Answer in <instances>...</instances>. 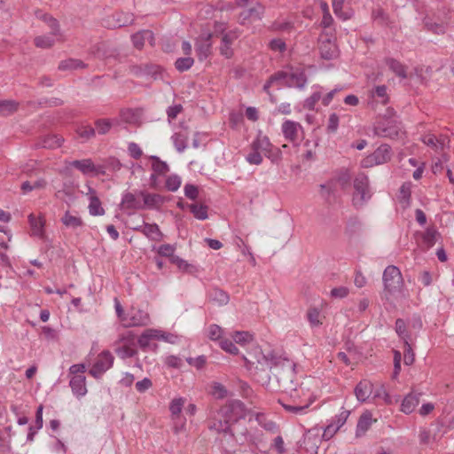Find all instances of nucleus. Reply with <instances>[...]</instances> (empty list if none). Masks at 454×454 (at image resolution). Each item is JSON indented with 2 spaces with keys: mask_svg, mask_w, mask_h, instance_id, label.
I'll list each match as a JSON object with an SVG mask.
<instances>
[{
  "mask_svg": "<svg viewBox=\"0 0 454 454\" xmlns=\"http://www.w3.org/2000/svg\"><path fill=\"white\" fill-rule=\"evenodd\" d=\"M295 369L296 364L286 358L279 360L272 368V375L279 387L292 395L294 391H297V386H299V382L295 381Z\"/></svg>",
  "mask_w": 454,
  "mask_h": 454,
  "instance_id": "nucleus-1",
  "label": "nucleus"
},
{
  "mask_svg": "<svg viewBox=\"0 0 454 454\" xmlns=\"http://www.w3.org/2000/svg\"><path fill=\"white\" fill-rule=\"evenodd\" d=\"M382 281L384 285L383 297L386 300H388L389 296L400 292L403 285L401 270L395 265H389L385 269Z\"/></svg>",
  "mask_w": 454,
  "mask_h": 454,
  "instance_id": "nucleus-2",
  "label": "nucleus"
},
{
  "mask_svg": "<svg viewBox=\"0 0 454 454\" xmlns=\"http://www.w3.org/2000/svg\"><path fill=\"white\" fill-rule=\"evenodd\" d=\"M354 193L352 196V204L358 208L363 207L370 199L371 192L369 189L368 176L364 173H359L354 179Z\"/></svg>",
  "mask_w": 454,
  "mask_h": 454,
  "instance_id": "nucleus-3",
  "label": "nucleus"
},
{
  "mask_svg": "<svg viewBox=\"0 0 454 454\" xmlns=\"http://www.w3.org/2000/svg\"><path fill=\"white\" fill-rule=\"evenodd\" d=\"M245 404L239 400H230L218 410V416L226 418L231 423L238 422L247 416Z\"/></svg>",
  "mask_w": 454,
  "mask_h": 454,
  "instance_id": "nucleus-4",
  "label": "nucleus"
},
{
  "mask_svg": "<svg viewBox=\"0 0 454 454\" xmlns=\"http://www.w3.org/2000/svg\"><path fill=\"white\" fill-rule=\"evenodd\" d=\"M333 31H323L318 39V49L322 59L330 60L338 57L339 51Z\"/></svg>",
  "mask_w": 454,
  "mask_h": 454,
  "instance_id": "nucleus-5",
  "label": "nucleus"
},
{
  "mask_svg": "<svg viewBox=\"0 0 454 454\" xmlns=\"http://www.w3.org/2000/svg\"><path fill=\"white\" fill-rule=\"evenodd\" d=\"M391 157V147L387 144H383L380 145L372 153L363 159L361 161V166L365 168H372L377 165L387 163L390 160Z\"/></svg>",
  "mask_w": 454,
  "mask_h": 454,
  "instance_id": "nucleus-6",
  "label": "nucleus"
},
{
  "mask_svg": "<svg viewBox=\"0 0 454 454\" xmlns=\"http://www.w3.org/2000/svg\"><path fill=\"white\" fill-rule=\"evenodd\" d=\"M274 78H279L281 85L289 88L303 89L307 83V75L303 71L284 72L280 71L274 74Z\"/></svg>",
  "mask_w": 454,
  "mask_h": 454,
  "instance_id": "nucleus-7",
  "label": "nucleus"
},
{
  "mask_svg": "<svg viewBox=\"0 0 454 454\" xmlns=\"http://www.w3.org/2000/svg\"><path fill=\"white\" fill-rule=\"evenodd\" d=\"M373 131L378 137H396L400 131L399 122L395 119H383L375 124Z\"/></svg>",
  "mask_w": 454,
  "mask_h": 454,
  "instance_id": "nucleus-8",
  "label": "nucleus"
},
{
  "mask_svg": "<svg viewBox=\"0 0 454 454\" xmlns=\"http://www.w3.org/2000/svg\"><path fill=\"white\" fill-rule=\"evenodd\" d=\"M113 364L114 356L109 351H103L98 356L89 373L94 378L98 379L113 366Z\"/></svg>",
  "mask_w": 454,
  "mask_h": 454,
  "instance_id": "nucleus-9",
  "label": "nucleus"
},
{
  "mask_svg": "<svg viewBox=\"0 0 454 454\" xmlns=\"http://www.w3.org/2000/svg\"><path fill=\"white\" fill-rule=\"evenodd\" d=\"M207 427L209 430L215 431L218 434H230L238 441L236 429L231 427V422L226 418L219 417L218 411L210 419Z\"/></svg>",
  "mask_w": 454,
  "mask_h": 454,
  "instance_id": "nucleus-10",
  "label": "nucleus"
},
{
  "mask_svg": "<svg viewBox=\"0 0 454 454\" xmlns=\"http://www.w3.org/2000/svg\"><path fill=\"white\" fill-rule=\"evenodd\" d=\"M150 324L149 313L145 310L132 307L128 313L125 327L145 326Z\"/></svg>",
  "mask_w": 454,
  "mask_h": 454,
  "instance_id": "nucleus-11",
  "label": "nucleus"
},
{
  "mask_svg": "<svg viewBox=\"0 0 454 454\" xmlns=\"http://www.w3.org/2000/svg\"><path fill=\"white\" fill-rule=\"evenodd\" d=\"M281 131L287 141L295 143L300 139L303 128L297 121L286 120L281 125Z\"/></svg>",
  "mask_w": 454,
  "mask_h": 454,
  "instance_id": "nucleus-12",
  "label": "nucleus"
},
{
  "mask_svg": "<svg viewBox=\"0 0 454 454\" xmlns=\"http://www.w3.org/2000/svg\"><path fill=\"white\" fill-rule=\"evenodd\" d=\"M212 34L209 32L201 33L195 43V50L200 61L206 59L211 54Z\"/></svg>",
  "mask_w": 454,
  "mask_h": 454,
  "instance_id": "nucleus-13",
  "label": "nucleus"
},
{
  "mask_svg": "<svg viewBox=\"0 0 454 454\" xmlns=\"http://www.w3.org/2000/svg\"><path fill=\"white\" fill-rule=\"evenodd\" d=\"M121 206L124 209L144 210L140 191H136L135 192H125L121 198Z\"/></svg>",
  "mask_w": 454,
  "mask_h": 454,
  "instance_id": "nucleus-14",
  "label": "nucleus"
},
{
  "mask_svg": "<svg viewBox=\"0 0 454 454\" xmlns=\"http://www.w3.org/2000/svg\"><path fill=\"white\" fill-rule=\"evenodd\" d=\"M140 196H142L144 210L159 209L165 203V198L158 193L140 191Z\"/></svg>",
  "mask_w": 454,
  "mask_h": 454,
  "instance_id": "nucleus-15",
  "label": "nucleus"
},
{
  "mask_svg": "<svg viewBox=\"0 0 454 454\" xmlns=\"http://www.w3.org/2000/svg\"><path fill=\"white\" fill-rule=\"evenodd\" d=\"M36 17L43 20L51 30L50 34L54 35L59 40H64L63 33L60 29L59 22L48 13H43L42 12H36Z\"/></svg>",
  "mask_w": 454,
  "mask_h": 454,
  "instance_id": "nucleus-16",
  "label": "nucleus"
},
{
  "mask_svg": "<svg viewBox=\"0 0 454 454\" xmlns=\"http://www.w3.org/2000/svg\"><path fill=\"white\" fill-rule=\"evenodd\" d=\"M129 69L130 73L137 77L155 78L160 72V67L154 64L133 65Z\"/></svg>",
  "mask_w": 454,
  "mask_h": 454,
  "instance_id": "nucleus-17",
  "label": "nucleus"
},
{
  "mask_svg": "<svg viewBox=\"0 0 454 454\" xmlns=\"http://www.w3.org/2000/svg\"><path fill=\"white\" fill-rule=\"evenodd\" d=\"M69 166L77 168L83 175L90 174H100L103 171L100 169V167H97L92 160L90 159H83V160H75L69 162Z\"/></svg>",
  "mask_w": 454,
  "mask_h": 454,
  "instance_id": "nucleus-18",
  "label": "nucleus"
},
{
  "mask_svg": "<svg viewBox=\"0 0 454 454\" xmlns=\"http://www.w3.org/2000/svg\"><path fill=\"white\" fill-rule=\"evenodd\" d=\"M133 337L134 336L131 333H129L128 335H121L120 337L119 341L123 342L124 344L115 349V353L119 357L125 359L133 357L137 355V349L129 344V341H132Z\"/></svg>",
  "mask_w": 454,
  "mask_h": 454,
  "instance_id": "nucleus-19",
  "label": "nucleus"
},
{
  "mask_svg": "<svg viewBox=\"0 0 454 454\" xmlns=\"http://www.w3.org/2000/svg\"><path fill=\"white\" fill-rule=\"evenodd\" d=\"M133 22V16L129 13L118 12L109 16L106 20V26L110 28H117L128 26Z\"/></svg>",
  "mask_w": 454,
  "mask_h": 454,
  "instance_id": "nucleus-20",
  "label": "nucleus"
},
{
  "mask_svg": "<svg viewBox=\"0 0 454 454\" xmlns=\"http://www.w3.org/2000/svg\"><path fill=\"white\" fill-rule=\"evenodd\" d=\"M373 384L368 380H361L355 387L354 394L360 403L366 402L372 395Z\"/></svg>",
  "mask_w": 454,
  "mask_h": 454,
  "instance_id": "nucleus-21",
  "label": "nucleus"
},
{
  "mask_svg": "<svg viewBox=\"0 0 454 454\" xmlns=\"http://www.w3.org/2000/svg\"><path fill=\"white\" fill-rule=\"evenodd\" d=\"M238 37L239 35L236 31H229L223 35L220 46V52L223 56L227 59L232 57L233 51L231 45Z\"/></svg>",
  "mask_w": 454,
  "mask_h": 454,
  "instance_id": "nucleus-22",
  "label": "nucleus"
},
{
  "mask_svg": "<svg viewBox=\"0 0 454 454\" xmlns=\"http://www.w3.org/2000/svg\"><path fill=\"white\" fill-rule=\"evenodd\" d=\"M64 138L56 134H50L43 137L36 144L37 147L47 149H56L62 145Z\"/></svg>",
  "mask_w": 454,
  "mask_h": 454,
  "instance_id": "nucleus-23",
  "label": "nucleus"
},
{
  "mask_svg": "<svg viewBox=\"0 0 454 454\" xmlns=\"http://www.w3.org/2000/svg\"><path fill=\"white\" fill-rule=\"evenodd\" d=\"M188 138L189 131L186 128H183L173 134L171 139L178 153H183L186 149Z\"/></svg>",
  "mask_w": 454,
  "mask_h": 454,
  "instance_id": "nucleus-24",
  "label": "nucleus"
},
{
  "mask_svg": "<svg viewBox=\"0 0 454 454\" xmlns=\"http://www.w3.org/2000/svg\"><path fill=\"white\" fill-rule=\"evenodd\" d=\"M373 421L375 422L376 419H372V413L368 411H364L359 417V419L357 421L356 430V437H361L362 435H364L368 431Z\"/></svg>",
  "mask_w": 454,
  "mask_h": 454,
  "instance_id": "nucleus-25",
  "label": "nucleus"
},
{
  "mask_svg": "<svg viewBox=\"0 0 454 454\" xmlns=\"http://www.w3.org/2000/svg\"><path fill=\"white\" fill-rule=\"evenodd\" d=\"M86 378L83 375H74L70 380L69 385L74 395L81 397L86 395Z\"/></svg>",
  "mask_w": 454,
  "mask_h": 454,
  "instance_id": "nucleus-26",
  "label": "nucleus"
},
{
  "mask_svg": "<svg viewBox=\"0 0 454 454\" xmlns=\"http://www.w3.org/2000/svg\"><path fill=\"white\" fill-rule=\"evenodd\" d=\"M279 403L283 406V408L290 413L300 415L303 414L305 411L309 407L312 401L308 402H297L296 400H294V403H286L282 400H279Z\"/></svg>",
  "mask_w": 454,
  "mask_h": 454,
  "instance_id": "nucleus-27",
  "label": "nucleus"
},
{
  "mask_svg": "<svg viewBox=\"0 0 454 454\" xmlns=\"http://www.w3.org/2000/svg\"><path fill=\"white\" fill-rule=\"evenodd\" d=\"M271 147L272 144L269 137L262 134H259L250 145L251 150L263 153L264 154L267 153Z\"/></svg>",
  "mask_w": 454,
  "mask_h": 454,
  "instance_id": "nucleus-28",
  "label": "nucleus"
},
{
  "mask_svg": "<svg viewBox=\"0 0 454 454\" xmlns=\"http://www.w3.org/2000/svg\"><path fill=\"white\" fill-rule=\"evenodd\" d=\"M61 223L67 228L70 229H77L79 227H82L84 223L82 219L78 215H74L70 211H66L63 216L61 217Z\"/></svg>",
  "mask_w": 454,
  "mask_h": 454,
  "instance_id": "nucleus-29",
  "label": "nucleus"
},
{
  "mask_svg": "<svg viewBox=\"0 0 454 454\" xmlns=\"http://www.w3.org/2000/svg\"><path fill=\"white\" fill-rule=\"evenodd\" d=\"M131 40L137 49H141L144 46L145 41H148L151 44H153V34L150 30H143L134 34L131 37Z\"/></svg>",
  "mask_w": 454,
  "mask_h": 454,
  "instance_id": "nucleus-30",
  "label": "nucleus"
},
{
  "mask_svg": "<svg viewBox=\"0 0 454 454\" xmlns=\"http://www.w3.org/2000/svg\"><path fill=\"white\" fill-rule=\"evenodd\" d=\"M158 333H159L158 329L150 328V329H146L145 331H144L143 333L139 336V338L137 340V343H138L139 347L143 350H146L147 348H149L150 341L152 340H157Z\"/></svg>",
  "mask_w": 454,
  "mask_h": 454,
  "instance_id": "nucleus-31",
  "label": "nucleus"
},
{
  "mask_svg": "<svg viewBox=\"0 0 454 454\" xmlns=\"http://www.w3.org/2000/svg\"><path fill=\"white\" fill-rule=\"evenodd\" d=\"M28 222L30 224L32 235L43 238V228H44V221L42 216H35L33 214L28 215Z\"/></svg>",
  "mask_w": 454,
  "mask_h": 454,
  "instance_id": "nucleus-32",
  "label": "nucleus"
},
{
  "mask_svg": "<svg viewBox=\"0 0 454 454\" xmlns=\"http://www.w3.org/2000/svg\"><path fill=\"white\" fill-rule=\"evenodd\" d=\"M63 40L57 39L52 35H43L35 36L34 39V43L36 47L42 49H50L57 42H62Z\"/></svg>",
  "mask_w": 454,
  "mask_h": 454,
  "instance_id": "nucleus-33",
  "label": "nucleus"
},
{
  "mask_svg": "<svg viewBox=\"0 0 454 454\" xmlns=\"http://www.w3.org/2000/svg\"><path fill=\"white\" fill-rule=\"evenodd\" d=\"M419 403V396L415 394L407 395L402 402L401 411L405 414L411 413Z\"/></svg>",
  "mask_w": 454,
  "mask_h": 454,
  "instance_id": "nucleus-34",
  "label": "nucleus"
},
{
  "mask_svg": "<svg viewBox=\"0 0 454 454\" xmlns=\"http://www.w3.org/2000/svg\"><path fill=\"white\" fill-rule=\"evenodd\" d=\"M385 63L397 76L403 79L407 77L406 67L397 59L393 58H387L385 59Z\"/></svg>",
  "mask_w": 454,
  "mask_h": 454,
  "instance_id": "nucleus-35",
  "label": "nucleus"
},
{
  "mask_svg": "<svg viewBox=\"0 0 454 454\" xmlns=\"http://www.w3.org/2000/svg\"><path fill=\"white\" fill-rule=\"evenodd\" d=\"M143 234L152 240H160L162 233L156 223H143Z\"/></svg>",
  "mask_w": 454,
  "mask_h": 454,
  "instance_id": "nucleus-36",
  "label": "nucleus"
},
{
  "mask_svg": "<svg viewBox=\"0 0 454 454\" xmlns=\"http://www.w3.org/2000/svg\"><path fill=\"white\" fill-rule=\"evenodd\" d=\"M346 0H332V5L334 14L342 20H348L352 18V12H343V4Z\"/></svg>",
  "mask_w": 454,
  "mask_h": 454,
  "instance_id": "nucleus-37",
  "label": "nucleus"
},
{
  "mask_svg": "<svg viewBox=\"0 0 454 454\" xmlns=\"http://www.w3.org/2000/svg\"><path fill=\"white\" fill-rule=\"evenodd\" d=\"M150 160L153 161L152 168L155 174L165 176L169 171L167 162L162 161L158 156H151Z\"/></svg>",
  "mask_w": 454,
  "mask_h": 454,
  "instance_id": "nucleus-38",
  "label": "nucleus"
},
{
  "mask_svg": "<svg viewBox=\"0 0 454 454\" xmlns=\"http://www.w3.org/2000/svg\"><path fill=\"white\" fill-rule=\"evenodd\" d=\"M19 107V103L15 100L0 101V116H9L14 114Z\"/></svg>",
  "mask_w": 454,
  "mask_h": 454,
  "instance_id": "nucleus-39",
  "label": "nucleus"
},
{
  "mask_svg": "<svg viewBox=\"0 0 454 454\" xmlns=\"http://www.w3.org/2000/svg\"><path fill=\"white\" fill-rule=\"evenodd\" d=\"M84 67H86V64L83 63L82 60L76 59H67L62 60L59 64V69L62 70V71L74 70V69L84 68Z\"/></svg>",
  "mask_w": 454,
  "mask_h": 454,
  "instance_id": "nucleus-40",
  "label": "nucleus"
},
{
  "mask_svg": "<svg viewBox=\"0 0 454 454\" xmlns=\"http://www.w3.org/2000/svg\"><path fill=\"white\" fill-rule=\"evenodd\" d=\"M89 212L91 215H103L105 210L101 206V202L97 195H91L89 198Z\"/></svg>",
  "mask_w": 454,
  "mask_h": 454,
  "instance_id": "nucleus-41",
  "label": "nucleus"
},
{
  "mask_svg": "<svg viewBox=\"0 0 454 454\" xmlns=\"http://www.w3.org/2000/svg\"><path fill=\"white\" fill-rule=\"evenodd\" d=\"M210 300L217 303L219 306L225 305L229 302V295L221 289H214L210 293Z\"/></svg>",
  "mask_w": 454,
  "mask_h": 454,
  "instance_id": "nucleus-42",
  "label": "nucleus"
},
{
  "mask_svg": "<svg viewBox=\"0 0 454 454\" xmlns=\"http://www.w3.org/2000/svg\"><path fill=\"white\" fill-rule=\"evenodd\" d=\"M184 400L183 398L173 399L169 405V411L171 412L172 419L176 420L180 419V413L182 411Z\"/></svg>",
  "mask_w": 454,
  "mask_h": 454,
  "instance_id": "nucleus-43",
  "label": "nucleus"
},
{
  "mask_svg": "<svg viewBox=\"0 0 454 454\" xmlns=\"http://www.w3.org/2000/svg\"><path fill=\"white\" fill-rule=\"evenodd\" d=\"M190 210L199 220H205L207 218V207L205 205L192 204L190 206Z\"/></svg>",
  "mask_w": 454,
  "mask_h": 454,
  "instance_id": "nucleus-44",
  "label": "nucleus"
},
{
  "mask_svg": "<svg viewBox=\"0 0 454 454\" xmlns=\"http://www.w3.org/2000/svg\"><path fill=\"white\" fill-rule=\"evenodd\" d=\"M264 12V7L261 4H257L256 6L250 8L247 11H245L242 15L244 19H253V20H261Z\"/></svg>",
  "mask_w": 454,
  "mask_h": 454,
  "instance_id": "nucleus-45",
  "label": "nucleus"
},
{
  "mask_svg": "<svg viewBox=\"0 0 454 454\" xmlns=\"http://www.w3.org/2000/svg\"><path fill=\"white\" fill-rule=\"evenodd\" d=\"M395 332L403 340V342L410 340V334L406 331V324L403 319L397 318L395 321Z\"/></svg>",
  "mask_w": 454,
  "mask_h": 454,
  "instance_id": "nucleus-46",
  "label": "nucleus"
},
{
  "mask_svg": "<svg viewBox=\"0 0 454 454\" xmlns=\"http://www.w3.org/2000/svg\"><path fill=\"white\" fill-rule=\"evenodd\" d=\"M194 63V60L191 57L179 58L176 60L175 67L180 71L184 72L190 69Z\"/></svg>",
  "mask_w": 454,
  "mask_h": 454,
  "instance_id": "nucleus-47",
  "label": "nucleus"
},
{
  "mask_svg": "<svg viewBox=\"0 0 454 454\" xmlns=\"http://www.w3.org/2000/svg\"><path fill=\"white\" fill-rule=\"evenodd\" d=\"M372 19L377 21L380 25H387L388 16L381 8H376L372 13Z\"/></svg>",
  "mask_w": 454,
  "mask_h": 454,
  "instance_id": "nucleus-48",
  "label": "nucleus"
},
{
  "mask_svg": "<svg viewBox=\"0 0 454 454\" xmlns=\"http://www.w3.org/2000/svg\"><path fill=\"white\" fill-rule=\"evenodd\" d=\"M181 185V178L177 175H171L166 180V188L170 192H176Z\"/></svg>",
  "mask_w": 454,
  "mask_h": 454,
  "instance_id": "nucleus-49",
  "label": "nucleus"
},
{
  "mask_svg": "<svg viewBox=\"0 0 454 454\" xmlns=\"http://www.w3.org/2000/svg\"><path fill=\"white\" fill-rule=\"evenodd\" d=\"M334 20L331 13L324 14L322 16V20L320 22V26L325 29L324 31H333V35H335V28L333 27Z\"/></svg>",
  "mask_w": 454,
  "mask_h": 454,
  "instance_id": "nucleus-50",
  "label": "nucleus"
},
{
  "mask_svg": "<svg viewBox=\"0 0 454 454\" xmlns=\"http://www.w3.org/2000/svg\"><path fill=\"white\" fill-rule=\"evenodd\" d=\"M95 125L97 127L98 132L104 135L110 130L113 122L108 119H99L96 121Z\"/></svg>",
  "mask_w": 454,
  "mask_h": 454,
  "instance_id": "nucleus-51",
  "label": "nucleus"
},
{
  "mask_svg": "<svg viewBox=\"0 0 454 454\" xmlns=\"http://www.w3.org/2000/svg\"><path fill=\"white\" fill-rule=\"evenodd\" d=\"M321 98V92L320 91H315L312 93L310 97L305 99L303 107L308 110H314L316 104L319 101Z\"/></svg>",
  "mask_w": 454,
  "mask_h": 454,
  "instance_id": "nucleus-52",
  "label": "nucleus"
},
{
  "mask_svg": "<svg viewBox=\"0 0 454 454\" xmlns=\"http://www.w3.org/2000/svg\"><path fill=\"white\" fill-rule=\"evenodd\" d=\"M339 121H340V119H339V116L337 115V114H335V113L331 114L329 115V119H328V122H327V126H326L327 133H331V134L335 133L339 127Z\"/></svg>",
  "mask_w": 454,
  "mask_h": 454,
  "instance_id": "nucleus-53",
  "label": "nucleus"
},
{
  "mask_svg": "<svg viewBox=\"0 0 454 454\" xmlns=\"http://www.w3.org/2000/svg\"><path fill=\"white\" fill-rule=\"evenodd\" d=\"M404 344V355L403 361L406 365H411L414 363L415 355L414 352L409 343V341L403 342Z\"/></svg>",
  "mask_w": 454,
  "mask_h": 454,
  "instance_id": "nucleus-54",
  "label": "nucleus"
},
{
  "mask_svg": "<svg viewBox=\"0 0 454 454\" xmlns=\"http://www.w3.org/2000/svg\"><path fill=\"white\" fill-rule=\"evenodd\" d=\"M212 395L218 399H223L227 395V389L225 387L219 383L214 382L212 385Z\"/></svg>",
  "mask_w": 454,
  "mask_h": 454,
  "instance_id": "nucleus-55",
  "label": "nucleus"
},
{
  "mask_svg": "<svg viewBox=\"0 0 454 454\" xmlns=\"http://www.w3.org/2000/svg\"><path fill=\"white\" fill-rule=\"evenodd\" d=\"M271 27L275 31H290L293 28V23L288 20H276L272 23Z\"/></svg>",
  "mask_w": 454,
  "mask_h": 454,
  "instance_id": "nucleus-56",
  "label": "nucleus"
},
{
  "mask_svg": "<svg viewBox=\"0 0 454 454\" xmlns=\"http://www.w3.org/2000/svg\"><path fill=\"white\" fill-rule=\"evenodd\" d=\"M308 320L312 326H317L322 324L320 321V311L319 309L313 308L308 311Z\"/></svg>",
  "mask_w": 454,
  "mask_h": 454,
  "instance_id": "nucleus-57",
  "label": "nucleus"
},
{
  "mask_svg": "<svg viewBox=\"0 0 454 454\" xmlns=\"http://www.w3.org/2000/svg\"><path fill=\"white\" fill-rule=\"evenodd\" d=\"M439 236V233L434 229H427L424 235V241L427 244L429 247H433L436 241V238Z\"/></svg>",
  "mask_w": 454,
  "mask_h": 454,
  "instance_id": "nucleus-58",
  "label": "nucleus"
},
{
  "mask_svg": "<svg viewBox=\"0 0 454 454\" xmlns=\"http://www.w3.org/2000/svg\"><path fill=\"white\" fill-rule=\"evenodd\" d=\"M80 137L88 140L95 136V129L90 126H82L77 129Z\"/></svg>",
  "mask_w": 454,
  "mask_h": 454,
  "instance_id": "nucleus-59",
  "label": "nucleus"
},
{
  "mask_svg": "<svg viewBox=\"0 0 454 454\" xmlns=\"http://www.w3.org/2000/svg\"><path fill=\"white\" fill-rule=\"evenodd\" d=\"M246 160L253 165H260L262 162V156L261 153L251 150V152L246 156Z\"/></svg>",
  "mask_w": 454,
  "mask_h": 454,
  "instance_id": "nucleus-60",
  "label": "nucleus"
},
{
  "mask_svg": "<svg viewBox=\"0 0 454 454\" xmlns=\"http://www.w3.org/2000/svg\"><path fill=\"white\" fill-rule=\"evenodd\" d=\"M373 96L381 99L382 104H387L388 101L387 94V87L385 85H380L375 87L373 92Z\"/></svg>",
  "mask_w": 454,
  "mask_h": 454,
  "instance_id": "nucleus-61",
  "label": "nucleus"
},
{
  "mask_svg": "<svg viewBox=\"0 0 454 454\" xmlns=\"http://www.w3.org/2000/svg\"><path fill=\"white\" fill-rule=\"evenodd\" d=\"M233 340L236 343L244 344L252 340V335L248 332H235Z\"/></svg>",
  "mask_w": 454,
  "mask_h": 454,
  "instance_id": "nucleus-62",
  "label": "nucleus"
},
{
  "mask_svg": "<svg viewBox=\"0 0 454 454\" xmlns=\"http://www.w3.org/2000/svg\"><path fill=\"white\" fill-rule=\"evenodd\" d=\"M422 142L427 146L432 147L434 151H440L437 137L433 134L426 135L422 137Z\"/></svg>",
  "mask_w": 454,
  "mask_h": 454,
  "instance_id": "nucleus-63",
  "label": "nucleus"
},
{
  "mask_svg": "<svg viewBox=\"0 0 454 454\" xmlns=\"http://www.w3.org/2000/svg\"><path fill=\"white\" fill-rule=\"evenodd\" d=\"M221 348L230 354H237L239 352L238 348L235 344L227 339H223L220 341Z\"/></svg>",
  "mask_w": 454,
  "mask_h": 454,
  "instance_id": "nucleus-64",
  "label": "nucleus"
}]
</instances>
